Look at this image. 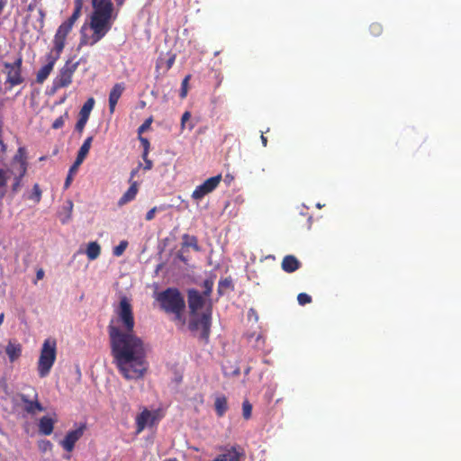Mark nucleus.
Returning a JSON list of instances; mask_svg holds the SVG:
<instances>
[{
  "label": "nucleus",
  "mask_w": 461,
  "mask_h": 461,
  "mask_svg": "<svg viewBox=\"0 0 461 461\" xmlns=\"http://www.w3.org/2000/svg\"><path fill=\"white\" fill-rule=\"evenodd\" d=\"M68 118V112H65L64 114L60 115L59 117H58L52 123V129L54 130H58V129H61L64 124H65V121Z\"/></svg>",
  "instance_id": "32"
},
{
  "label": "nucleus",
  "mask_w": 461,
  "mask_h": 461,
  "mask_svg": "<svg viewBox=\"0 0 461 461\" xmlns=\"http://www.w3.org/2000/svg\"><path fill=\"white\" fill-rule=\"evenodd\" d=\"M154 416L151 411L145 409L136 417L137 433L141 432L146 426L152 425L154 421Z\"/></svg>",
  "instance_id": "13"
},
{
  "label": "nucleus",
  "mask_w": 461,
  "mask_h": 461,
  "mask_svg": "<svg viewBox=\"0 0 461 461\" xmlns=\"http://www.w3.org/2000/svg\"><path fill=\"white\" fill-rule=\"evenodd\" d=\"M81 164H77V159L75 160L74 164L71 166V167L69 168V173H73L75 172L77 167L80 166Z\"/></svg>",
  "instance_id": "49"
},
{
  "label": "nucleus",
  "mask_w": 461,
  "mask_h": 461,
  "mask_svg": "<svg viewBox=\"0 0 461 461\" xmlns=\"http://www.w3.org/2000/svg\"><path fill=\"white\" fill-rule=\"evenodd\" d=\"M53 68L54 67L51 65L45 64L42 66L37 72L36 82L38 84H42L49 77Z\"/></svg>",
  "instance_id": "24"
},
{
  "label": "nucleus",
  "mask_w": 461,
  "mask_h": 461,
  "mask_svg": "<svg viewBox=\"0 0 461 461\" xmlns=\"http://www.w3.org/2000/svg\"><path fill=\"white\" fill-rule=\"evenodd\" d=\"M190 77H191V76L187 75L182 81L181 90H180V97L181 98H185L187 95L188 81H189Z\"/></svg>",
  "instance_id": "35"
},
{
  "label": "nucleus",
  "mask_w": 461,
  "mask_h": 461,
  "mask_svg": "<svg viewBox=\"0 0 461 461\" xmlns=\"http://www.w3.org/2000/svg\"><path fill=\"white\" fill-rule=\"evenodd\" d=\"M4 318H5L4 313H1V314H0V326L2 325V323H3V321H4Z\"/></svg>",
  "instance_id": "54"
},
{
  "label": "nucleus",
  "mask_w": 461,
  "mask_h": 461,
  "mask_svg": "<svg viewBox=\"0 0 461 461\" xmlns=\"http://www.w3.org/2000/svg\"><path fill=\"white\" fill-rule=\"evenodd\" d=\"M13 172L14 174H18V176H15L14 183L13 184V186H12L13 192H17L21 185L22 179L24 176H22L21 172H16V171H13Z\"/></svg>",
  "instance_id": "38"
},
{
  "label": "nucleus",
  "mask_w": 461,
  "mask_h": 461,
  "mask_svg": "<svg viewBox=\"0 0 461 461\" xmlns=\"http://www.w3.org/2000/svg\"><path fill=\"white\" fill-rule=\"evenodd\" d=\"M182 240H183V243H182L183 247H191L195 251H200L198 240L195 236L189 235V234H184L182 236Z\"/></svg>",
  "instance_id": "26"
},
{
  "label": "nucleus",
  "mask_w": 461,
  "mask_h": 461,
  "mask_svg": "<svg viewBox=\"0 0 461 461\" xmlns=\"http://www.w3.org/2000/svg\"><path fill=\"white\" fill-rule=\"evenodd\" d=\"M72 174L73 173H69L68 172V176H67V178L65 180V183H64V188L65 189L68 188L70 184H71V182H72Z\"/></svg>",
  "instance_id": "47"
},
{
  "label": "nucleus",
  "mask_w": 461,
  "mask_h": 461,
  "mask_svg": "<svg viewBox=\"0 0 461 461\" xmlns=\"http://www.w3.org/2000/svg\"><path fill=\"white\" fill-rule=\"evenodd\" d=\"M46 444L50 447H51V443L50 441H47Z\"/></svg>",
  "instance_id": "59"
},
{
  "label": "nucleus",
  "mask_w": 461,
  "mask_h": 461,
  "mask_svg": "<svg viewBox=\"0 0 461 461\" xmlns=\"http://www.w3.org/2000/svg\"><path fill=\"white\" fill-rule=\"evenodd\" d=\"M194 128V125L193 124H190L189 125V129L192 130Z\"/></svg>",
  "instance_id": "60"
},
{
  "label": "nucleus",
  "mask_w": 461,
  "mask_h": 461,
  "mask_svg": "<svg viewBox=\"0 0 461 461\" xmlns=\"http://www.w3.org/2000/svg\"><path fill=\"white\" fill-rule=\"evenodd\" d=\"M55 420L48 416H43L39 421V431L42 435L49 436L52 433Z\"/></svg>",
  "instance_id": "18"
},
{
  "label": "nucleus",
  "mask_w": 461,
  "mask_h": 461,
  "mask_svg": "<svg viewBox=\"0 0 461 461\" xmlns=\"http://www.w3.org/2000/svg\"><path fill=\"white\" fill-rule=\"evenodd\" d=\"M221 181V175H217L206 179L202 185L196 186L192 194V198L194 200H201L206 194L215 190Z\"/></svg>",
  "instance_id": "8"
},
{
  "label": "nucleus",
  "mask_w": 461,
  "mask_h": 461,
  "mask_svg": "<svg viewBox=\"0 0 461 461\" xmlns=\"http://www.w3.org/2000/svg\"><path fill=\"white\" fill-rule=\"evenodd\" d=\"M235 375H239L240 374V369L237 368L234 372H233Z\"/></svg>",
  "instance_id": "56"
},
{
  "label": "nucleus",
  "mask_w": 461,
  "mask_h": 461,
  "mask_svg": "<svg viewBox=\"0 0 461 461\" xmlns=\"http://www.w3.org/2000/svg\"><path fill=\"white\" fill-rule=\"evenodd\" d=\"M139 140L140 141L142 147H143V153L142 157H148L149 152L150 144L147 138H144L142 136H139Z\"/></svg>",
  "instance_id": "34"
},
{
  "label": "nucleus",
  "mask_w": 461,
  "mask_h": 461,
  "mask_svg": "<svg viewBox=\"0 0 461 461\" xmlns=\"http://www.w3.org/2000/svg\"><path fill=\"white\" fill-rule=\"evenodd\" d=\"M156 211H157V207H153L151 208L147 213H146V216H145V219L147 221H151L154 219L155 217V213H156Z\"/></svg>",
  "instance_id": "44"
},
{
  "label": "nucleus",
  "mask_w": 461,
  "mask_h": 461,
  "mask_svg": "<svg viewBox=\"0 0 461 461\" xmlns=\"http://www.w3.org/2000/svg\"><path fill=\"white\" fill-rule=\"evenodd\" d=\"M141 167V164H140L136 168L132 169L131 171V175H130V178H129V183L131 184V182H133V178L134 176L138 174L139 172V168Z\"/></svg>",
  "instance_id": "46"
},
{
  "label": "nucleus",
  "mask_w": 461,
  "mask_h": 461,
  "mask_svg": "<svg viewBox=\"0 0 461 461\" xmlns=\"http://www.w3.org/2000/svg\"><path fill=\"white\" fill-rule=\"evenodd\" d=\"M213 285L214 281L212 278L205 279L203 283V292L201 294L210 298L212 292Z\"/></svg>",
  "instance_id": "29"
},
{
  "label": "nucleus",
  "mask_w": 461,
  "mask_h": 461,
  "mask_svg": "<svg viewBox=\"0 0 461 461\" xmlns=\"http://www.w3.org/2000/svg\"><path fill=\"white\" fill-rule=\"evenodd\" d=\"M297 301L300 305H305L312 303V297L305 293H301L297 296Z\"/></svg>",
  "instance_id": "36"
},
{
  "label": "nucleus",
  "mask_w": 461,
  "mask_h": 461,
  "mask_svg": "<svg viewBox=\"0 0 461 461\" xmlns=\"http://www.w3.org/2000/svg\"><path fill=\"white\" fill-rule=\"evenodd\" d=\"M134 327L131 300L122 296L108 323L107 332L113 364L126 380L141 379L149 369L144 341L135 334Z\"/></svg>",
  "instance_id": "1"
},
{
  "label": "nucleus",
  "mask_w": 461,
  "mask_h": 461,
  "mask_svg": "<svg viewBox=\"0 0 461 461\" xmlns=\"http://www.w3.org/2000/svg\"><path fill=\"white\" fill-rule=\"evenodd\" d=\"M187 303L191 315L194 317L189 323L191 330H201L200 338L208 340L212 325V300L196 289L187 291Z\"/></svg>",
  "instance_id": "2"
},
{
  "label": "nucleus",
  "mask_w": 461,
  "mask_h": 461,
  "mask_svg": "<svg viewBox=\"0 0 461 461\" xmlns=\"http://www.w3.org/2000/svg\"><path fill=\"white\" fill-rule=\"evenodd\" d=\"M125 89L124 83L115 84L109 94V111L113 113L115 106Z\"/></svg>",
  "instance_id": "11"
},
{
  "label": "nucleus",
  "mask_w": 461,
  "mask_h": 461,
  "mask_svg": "<svg viewBox=\"0 0 461 461\" xmlns=\"http://www.w3.org/2000/svg\"><path fill=\"white\" fill-rule=\"evenodd\" d=\"M369 32L374 37H378L383 33V26L379 23H373L369 26Z\"/></svg>",
  "instance_id": "31"
},
{
  "label": "nucleus",
  "mask_w": 461,
  "mask_h": 461,
  "mask_svg": "<svg viewBox=\"0 0 461 461\" xmlns=\"http://www.w3.org/2000/svg\"><path fill=\"white\" fill-rule=\"evenodd\" d=\"M251 414L252 404L248 400H245L242 402V416L245 420H249L251 418Z\"/></svg>",
  "instance_id": "30"
},
{
  "label": "nucleus",
  "mask_w": 461,
  "mask_h": 461,
  "mask_svg": "<svg viewBox=\"0 0 461 461\" xmlns=\"http://www.w3.org/2000/svg\"><path fill=\"white\" fill-rule=\"evenodd\" d=\"M160 309L174 315V321H182L185 309L184 296L177 288L169 287L156 295Z\"/></svg>",
  "instance_id": "4"
},
{
  "label": "nucleus",
  "mask_w": 461,
  "mask_h": 461,
  "mask_svg": "<svg viewBox=\"0 0 461 461\" xmlns=\"http://www.w3.org/2000/svg\"><path fill=\"white\" fill-rule=\"evenodd\" d=\"M232 289L233 284L231 277H225L219 281L217 292L220 296L223 295L227 290Z\"/></svg>",
  "instance_id": "25"
},
{
  "label": "nucleus",
  "mask_w": 461,
  "mask_h": 461,
  "mask_svg": "<svg viewBox=\"0 0 461 461\" xmlns=\"http://www.w3.org/2000/svg\"><path fill=\"white\" fill-rule=\"evenodd\" d=\"M36 5L34 3H31L28 5V10L32 11L35 8Z\"/></svg>",
  "instance_id": "53"
},
{
  "label": "nucleus",
  "mask_w": 461,
  "mask_h": 461,
  "mask_svg": "<svg viewBox=\"0 0 461 461\" xmlns=\"http://www.w3.org/2000/svg\"><path fill=\"white\" fill-rule=\"evenodd\" d=\"M139 192V184L137 181L131 182L128 190L122 195V197L118 201L119 206H123L124 204L133 201Z\"/></svg>",
  "instance_id": "14"
},
{
  "label": "nucleus",
  "mask_w": 461,
  "mask_h": 461,
  "mask_svg": "<svg viewBox=\"0 0 461 461\" xmlns=\"http://www.w3.org/2000/svg\"><path fill=\"white\" fill-rule=\"evenodd\" d=\"M71 30H72V28L70 26L62 23L59 26V28L54 35L53 44L58 45L64 49L66 46L67 37L69 34V32H71Z\"/></svg>",
  "instance_id": "12"
},
{
  "label": "nucleus",
  "mask_w": 461,
  "mask_h": 461,
  "mask_svg": "<svg viewBox=\"0 0 461 461\" xmlns=\"http://www.w3.org/2000/svg\"><path fill=\"white\" fill-rule=\"evenodd\" d=\"M175 60H176V54L169 53L167 59H164L163 58H159L158 59L156 68H157V69L162 68L165 71H168L174 65Z\"/></svg>",
  "instance_id": "22"
},
{
  "label": "nucleus",
  "mask_w": 461,
  "mask_h": 461,
  "mask_svg": "<svg viewBox=\"0 0 461 461\" xmlns=\"http://www.w3.org/2000/svg\"><path fill=\"white\" fill-rule=\"evenodd\" d=\"M78 62L68 60L60 68L59 75L53 80L55 88H63L68 86L72 82V77L78 67Z\"/></svg>",
  "instance_id": "7"
},
{
  "label": "nucleus",
  "mask_w": 461,
  "mask_h": 461,
  "mask_svg": "<svg viewBox=\"0 0 461 461\" xmlns=\"http://www.w3.org/2000/svg\"><path fill=\"white\" fill-rule=\"evenodd\" d=\"M93 140H94V137L89 136L84 140L82 146L80 147V149L77 152V164L83 163V161L85 160V158H86V156L90 150Z\"/></svg>",
  "instance_id": "19"
},
{
  "label": "nucleus",
  "mask_w": 461,
  "mask_h": 461,
  "mask_svg": "<svg viewBox=\"0 0 461 461\" xmlns=\"http://www.w3.org/2000/svg\"><path fill=\"white\" fill-rule=\"evenodd\" d=\"M21 399L24 403V411L30 414H35L44 410L37 400H29L25 395H22Z\"/></svg>",
  "instance_id": "16"
},
{
  "label": "nucleus",
  "mask_w": 461,
  "mask_h": 461,
  "mask_svg": "<svg viewBox=\"0 0 461 461\" xmlns=\"http://www.w3.org/2000/svg\"><path fill=\"white\" fill-rule=\"evenodd\" d=\"M221 80H222V77L219 78V80H218V84H217V86H219L221 85Z\"/></svg>",
  "instance_id": "55"
},
{
  "label": "nucleus",
  "mask_w": 461,
  "mask_h": 461,
  "mask_svg": "<svg viewBox=\"0 0 461 461\" xmlns=\"http://www.w3.org/2000/svg\"><path fill=\"white\" fill-rule=\"evenodd\" d=\"M38 13H39V15H40L41 26L43 27V25H44V19H45V12L41 8H40L38 10Z\"/></svg>",
  "instance_id": "48"
},
{
  "label": "nucleus",
  "mask_w": 461,
  "mask_h": 461,
  "mask_svg": "<svg viewBox=\"0 0 461 461\" xmlns=\"http://www.w3.org/2000/svg\"><path fill=\"white\" fill-rule=\"evenodd\" d=\"M179 258H180L182 261H184V262L185 261V258L184 257H182V256H179Z\"/></svg>",
  "instance_id": "57"
},
{
  "label": "nucleus",
  "mask_w": 461,
  "mask_h": 461,
  "mask_svg": "<svg viewBox=\"0 0 461 461\" xmlns=\"http://www.w3.org/2000/svg\"><path fill=\"white\" fill-rule=\"evenodd\" d=\"M191 118V113L186 111L183 113L181 118V129L184 130L185 127V123L187 121H189Z\"/></svg>",
  "instance_id": "40"
},
{
  "label": "nucleus",
  "mask_w": 461,
  "mask_h": 461,
  "mask_svg": "<svg viewBox=\"0 0 461 461\" xmlns=\"http://www.w3.org/2000/svg\"><path fill=\"white\" fill-rule=\"evenodd\" d=\"M86 253L89 260H95L101 254V247L96 241H92L88 243Z\"/></svg>",
  "instance_id": "23"
},
{
  "label": "nucleus",
  "mask_w": 461,
  "mask_h": 461,
  "mask_svg": "<svg viewBox=\"0 0 461 461\" xmlns=\"http://www.w3.org/2000/svg\"><path fill=\"white\" fill-rule=\"evenodd\" d=\"M261 141L264 147H267V139L262 134L261 135Z\"/></svg>",
  "instance_id": "51"
},
{
  "label": "nucleus",
  "mask_w": 461,
  "mask_h": 461,
  "mask_svg": "<svg viewBox=\"0 0 461 461\" xmlns=\"http://www.w3.org/2000/svg\"><path fill=\"white\" fill-rule=\"evenodd\" d=\"M63 50H64L63 48L53 44V47L51 48V50L45 56L46 61H47L46 64L51 65L52 67H54L56 62L60 58V55H61Z\"/></svg>",
  "instance_id": "20"
},
{
  "label": "nucleus",
  "mask_w": 461,
  "mask_h": 461,
  "mask_svg": "<svg viewBox=\"0 0 461 461\" xmlns=\"http://www.w3.org/2000/svg\"><path fill=\"white\" fill-rule=\"evenodd\" d=\"M81 14V5H76L72 14L64 22L67 25L73 28L75 23L77 21Z\"/></svg>",
  "instance_id": "28"
},
{
  "label": "nucleus",
  "mask_w": 461,
  "mask_h": 461,
  "mask_svg": "<svg viewBox=\"0 0 461 461\" xmlns=\"http://www.w3.org/2000/svg\"><path fill=\"white\" fill-rule=\"evenodd\" d=\"M93 5H113V3L111 0H92Z\"/></svg>",
  "instance_id": "42"
},
{
  "label": "nucleus",
  "mask_w": 461,
  "mask_h": 461,
  "mask_svg": "<svg viewBox=\"0 0 461 461\" xmlns=\"http://www.w3.org/2000/svg\"><path fill=\"white\" fill-rule=\"evenodd\" d=\"M95 105V99L93 97L88 98L86 103L83 104L79 111V116L83 118L89 119L91 111L93 110Z\"/></svg>",
  "instance_id": "27"
},
{
  "label": "nucleus",
  "mask_w": 461,
  "mask_h": 461,
  "mask_svg": "<svg viewBox=\"0 0 461 461\" xmlns=\"http://www.w3.org/2000/svg\"><path fill=\"white\" fill-rule=\"evenodd\" d=\"M5 353L10 362H14L22 354V345L20 343L9 341L5 348Z\"/></svg>",
  "instance_id": "17"
},
{
  "label": "nucleus",
  "mask_w": 461,
  "mask_h": 461,
  "mask_svg": "<svg viewBox=\"0 0 461 461\" xmlns=\"http://www.w3.org/2000/svg\"><path fill=\"white\" fill-rule=\"evenodd\" d=\"M13 171L21 172L22 176H25L27 172V161L25 158V149L19 148L17 153L12 161Z\"/></svg>",
  "instance_id": "10"
},
{
  "label": "nucleus",
  "mask_w": 461,
  "mask_h": 461,
  "mask_svg": "<svg viewBox=\"0 0 461 461\" xmlns=\"http://www.w3.org/2000/svg\"><path fill=\"white\" fill-rule=\"evenodd\" d=\"M144 160V170H150L153 167V162L148 157H142Z\"/></svg>",
  "instance_id": "41"
},
{
  "label": "nucleus",
  "mask_w": 461,
  "mask_h": 461,
  "mask_svg": "<svg viewBox=\"0 0 461 461\" xmlns=\"http://www.w3.org/2000/svg\"><path fill=\"white\" fill-rule=\"evenodd\" d=\"M114 1H115L116 5H117L118 7L122 6V5H123V4H124V2H125V0H114Z\"/></svg>",
  "instance_id": "52"
},
{
  "label": "nucleus",
  "mask_w": 461,
  "mask_h": 461,
  "mask_svg": "<svg viewBox=\"0 0 461 461\" xmlns=\"http://www.w3.org/2000/svg\"><path fill=\"white\" fill-rule=\"evenodd\" d=\"M8 177L5 176V173L3 170H0V187H3L6 185Z\"/></svg>",
  "instance_id": "45"
},
{
  "label": "nucleus",
  "mask_w": 461,
  "mask_h": 461,
  "mask_svg": "<svg viewBox=\"0 0 461 461\" xmlns=\"http://www.w3.org/2000/svg\"><path fill=\"white\" fill-rule=\"evenodd\" d=\"M152 117L148 118L139 128H138V134L139 136H141V134L149 129L151 123H152Z\"/></svg>",
  "instance_id": "37"
},
{
  "label": "nucleus",
  "mask_w": 461,
  "mask_h": 461,
  "mask_svg": "<svg viewBox=\"0 0 461 461\" xmlns=\"http://www.w3.org/2000/svg\"><path fill=\"white\" fill-rule=\"evenodd\" d=\"M94 12L91 16L90 28L93 33L90 36L83 34L79 45L94 46L101 41L111 29V18L113 5H93Z\"/></svg>",
  "instance_id": "3"
},
{
  "label": "nucleus",
  "mask_w": 461,
  "mask_h": 461,
  "mask_svg": "<svg viewBox=\"0 0 461 461\" xmlns=\"http://www.w3.org/2000/svg\"><path fill=\"white\" fill-rule=\"evenodd\" d=\"M214 408L216 414L219 417H222L228 410V401L224 395L216 397L214 402Z\"/></svg>",
  "instance_id": "21"
},
{
  "label": "nucleus",
  "mask_w": 461,
  "mask_h": 461,
  "mask_svg": "<svg viewBox=\"0 0 461 461\" xmlns=\"http://www.w3.org/2000/svg\"><path fill=\"white\" fill-rule=\"evenodd\" d=\"M44 276V271L42 269H40L36 273L37 279H42Z\"/></svg>",
  "instance_id": "50"
},
{
  "label": "nucleus",
  "mask_w": 461,
  "mask_h": 461,
  "mask_svg": "<svg viewBox=\"0 0 461 461\" xmlns=\"http://www.w3.org/2000/svg\"><path fill=\"white\" fill-rule=\"evenodd\" d=\"M5 73L6 74L5 84L11 87L21 85L24 81L22 73L23 57L19 55L13 63L4 62Z\"/></svg>",
  "instance_id": "6"
},
{
  "label": "nucleus",
  "mask_w": 461,
  "mask_h": 461,
  "mask_svg": "<svg viewBox=\"0 0 461 461\" xmlns=\"http://www.w3.org/2000/svg\"><path fill=\"white\" fill-rule=\"evenodd\" d=\"M56 360V341L54 339H47L44 340L39 361H38V373L40 377H46Z\"/></svg>",
  "instance_id": "5"
},
{
  "label": "nucleus",
  "mask_w": 461,
  "mask_h": 461,
  "mask_svg": "<svg viewBox=\"0 0 461 461\" xmlns=\"http://www.w3.org/2000/svg\"><path fill=\"white\" fill-rule=\"evenodd\" d=\"M88 119L83 118L79 116L78 121L76 123V131H77L79 133H81L87 122Z\"/></svg>",
  "instance_id": "39"
},
{
  "label": "nucleus",
  "mask_w": 461,
  "mask_h": 461,
  "mask_svg": "<svg viewBox=\"0 0 461 461\" xmlns=\"http://www.w3.org/2000/svg\"><path fill=\"white\" fill-rule=\"evenodd\" d=\"M167 461H178V460L176 458H170V459H168Z\"/></svg>",
  "instance_id": "58"
},
{
  "label": "nucleus",
  "mask_w": 461,
  "mask_h": 461,
  "mask_svg": "<svg viewBox=\"0 0 461 461\" xmlns=\"http://www.w3.org/2000/svg\"><path fill=\"white\" fill-rule=\"evenodd\" d=\"M281 266L285 272L293 273L301 267V263L294 256L287 255L283 258Z\"/></svg>",
  "instance_id": "15"
},
{
  "label": "nucleus",
  "mask_w": 461,
  "mask_h": 461,
  "mask_svg": "<svg viewBox=\"0 0 461 461\" xmlns=\"http://www.w3.org/2000/svg\"><path fill=\"white\" fill-rule=\"evenodd\" d=\"M128 247V242L126 240H122L119 245L113 248V253L116 257H120L123 254L125 249Z\"/></svg>",
  "instance_id": "33"
},
{
  "label": "nucleus",
  "mask_w": 461,
  "mask_h": 461,
  "mask_svg": "<svg viewBox=\"0 0 461 461\" xmlns=\"http://www.w3.org/2000/svg\"><path fill=\"white\" fill-rule=\"evenodd\" d=\"M86 426L83 424L79 428L68 432L64 439L61 441V446L68 452H71L75 447L76 442L83 436Z\"/></svg>",
  "instance_id": "9"
},
{
  "label": "nucleus",
  "mask_w": 461,
  "mask_h": 461,
  "mask_svg": "<svg viewBox=\"0 0 461 461\" xmlns=\"http://www.w3.org/2000/svg\"><path fill=\"white\" fill-rule=\"evenodd\" d=\"M33 194L35 195L36 201L39 202L41 200V191L38 184L33 185Z\"/></svg>",
  "instance_id": "43"
}]
</instances>
